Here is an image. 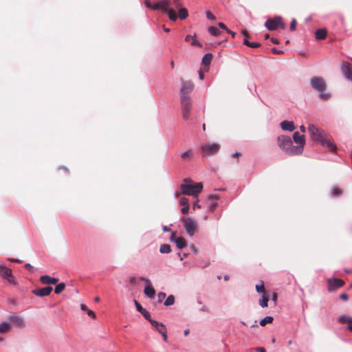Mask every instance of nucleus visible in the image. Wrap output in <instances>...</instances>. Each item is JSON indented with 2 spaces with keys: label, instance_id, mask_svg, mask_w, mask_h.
Returning <instances> with one entry per match:
<instances>
[{
  "label": "nucleus",
  "instance_id": "nucleus-1",
  "mask_svg": "<svg viewBox=\"0 0 352 352\" xmlns=\"http://www.w3.org/2000/svg\"><path fill=\"white\" fill-rule=\"evenodd\" d=\"M308 131L311 138L314 142L327 147L331 151L336 149V146L326 138L325 132L322 129L313 124H310L308 126Z\"/></svg>",
  "mask_w": 352,
  "mask_h": 352
},
{
  "label": "nucleus",
  "instance_id": "nucleus-2",
  "mask_svg": "<svg viewBox=\"0 0 352 352\" xmlns=\"http://www.w3.org/2000/svg\"><path fill=\"white\" fill-rule=\"evenodd\" d=\"M203 184L201 182L195 183L190 179H184V183L180 185L181 193L184 195L197 197L203 190Z\"/></svg>",
  "mask_w": 352,
  "mask_h": 352
},
{
  "label": "nucleus",
  "instance_id": "nucleus-3",
  "mask_svg": "<svg viewBox=\"0 0 352 352\" xmlns=\"http://www.w3.org/2000/svg\"><path fill=\"white\" fill-rule=\"evenodd\" d=\"M278 144L280 149L290 155H300L302 153V146H295L289 136L280 135L278 138Z\"/></svg>",
  "mask_w": 352,
  "mask_h": 352
},
{
  "label": "nucleus",
  "instance_id": "nucleus-4",
  "mask_svg": "<svg viewBox=\"0 0 352 352\" xmlns=\"http://www.w3.org/2000/svg\"><path fill=\"white\" fill-rule=\"evenodd\" d=\"M313 89L320 93V98L322 100H327L330 98V94L325 93L326 83L321 77L314 76L310 80Z\"/></svg>",
  "mask_w": 352,
  "mask_h": 352
},
{
  "label": "nucleus",
  "instance_id": "nucleus-5",
  "mask_svg": "<svg viewBox=\"0 0 352 352\" xmlns=\"http://www.w3.org/2000/svg\"><path fill=\"white\" fill-rule=\"evenodd\" d=\"M170 0H162L155 3V10H161L163 12L167 13L170 20L175 21L177 19V15L173 9L170 8Z\"/></svg>",
  "mask_w": 352,
  "mask_h": 352
},
{
  "label": "nucleus",
  "instance_id": "nucleus-6",
  "mask_svg": "<svg viewBox=\"0 0 352 352\" xmlns=\"http://www.w3.org/2000/svg\"><path fill=\"white\" fill-rule=\"evenodd\" d=\"M182 117L184 120L189 118L190 111L192 109V100L190 97L186 95H182L180 96Z\"/></svg>",
  "mask_w": 352,
  "mask_h": 352
},
{
  "label": "nucleus",
  "instance_id": "nucleus-7",
  "mask_svg": "<svg viewBox=\"0 0 352 352\" xmlns=\"http://www.w3.org/2000/svg\"><path fill=\"white\" fill-rule=\"evenodd\" d=\"M184 228L186 233L192 236L198 230V223L192 218L183 219Z\"/></svg>",
  "mask_w": 352,
  "mask_h": 352
},
{
  "label": "nucleus",
  "instance_id": "nucleus-8",
  "mask_svg": "<svg viewBox=\"0 0 352 352\" xmlns=\"http://www.w3.org/2000/svg\"><path fill=\"white\" fill-rule=\"evenodd\" d=\"M265 26L269 30H276L278 28L282 29L285 28V25L282 22L281 18L279 16L267 20L265 23Z\"/></svg>",
  "mask_w": 352,
  "mask_h": 352
},
{
  "label": "nucleus",
  "instance_id": "nucleus-9",
  "mask_svg": "<svg viewBox=\"0 0 352 352\" xmlns=\"http://www.w3.org/2000/svg\"><path fill=\"white\" fill-rule=\"evenodd\" d=\"M0 275L3 279L7 280L10 283L16 285L14 278L12 276V270L3 265H0Z\"/></svg>",
  "mask_w": 352,
  "mask_h": 352
},
{
  "label": "nucleus",
  "instance_id": "nucleus-10",
  "mask_svg": "<svg viewBox=\"0 0 352 352\" xmlns=\"http://www.w3.org/2000/svg\"><path fill=\"white\" fill-rule=\"evenodd\" d=\"M140 279L145 281L146 283L144 290V294L151 299L154 298L155 295V290L151 285L150 280L145 277H140Z\"/></svg>",
  "mask_w": 352,
  "mask_h": 352
},
{
  "label": "nucleus",
  "instance_id": "nucleus-11",
  "mask_svg": "<svg viewBox=\"0 0 352 352\" xmlns=\"http://www.w3.org/2000/svg\"><path fill=\"white\" fill-rule=\"evenodd\" d=\"M327 284L328 291L331 292L342 287L344 285V282L340 278H329L327 280Z\"/></svg>",
  "mask_w": 352,
  "mask_h": 352
},
{
  "label": "nucleus",
  "instance_id": "nucleus-12",
  "mask_svg": "<svg viewBox=\"0 0 352 352\" xmlns=\"http://www.w3.org/2000/svg\"><path fill=\"white\" fill-rule=\"evenodd\" d=\"M201 149L208 155H213L219 151L220 149V145L217 143L206 144L201 146Z\"/></svg>",
  "mask_w": 352,
  "mask_h": 352
},
{
  "label": "nucleus",
  "instance_id": "nucleus-13",
  "mask_svg": "<svg viewBox=\"0 0 352 352\" xmlns=\"http://www.w3.org/2000/svg\"><path fill=\"white\" fill-rule=\"evenodd\" d=\"M9 320L17 328L23 329L25 327V322L23 318L20 316L16 314L10 315L9 316Z\"/></svg>",
  "mask_w": 352,
  "mask_h": 352
},
{
  "label": "nucleus",
  "instance_id": "nucleus-14",
  "mask_svg": "<svg viewBox=\"0 0 352 352\" xmlns=\"http://www.w3.org/2000/svg\"><path fill=\"white\" fill-rule=\"evenodd\" d=\"M173 4L176 8H178V16L180 19H185L187 18L188 13L186 8H181L179 0H173Z\"/></svg>",
  "mask_w": 352,
  "mask_h": 352
},
{
  "label": "nucleus",
  "instance_id": "nucleus-15",
  "mask_svg": "<svg viewBox=\"0 0 352 352\" xmlns=\"http://www.w3.org/2000/svg\"><path fill=\"white\" fill-rule=\"evenodd\" d=\"M293 140L298 145L296 146H302V153L303 152L305 144V138L304 135H300L299 132L296 131L293 134Z\"/></svg>",
  "mask_w": 352,
  "mask_h": 352
},
{
  "label": "nucleus",
  "instance_id": "nucleus-16",
  "mask_svg": "<svg viewBox=\"0 0 352 352\" xmlns=\"http://www.w3.org/2000/svg\"><path fill=\"white\" fill-rule=\"evenodd\" d=\"M52 287L50 286H47V287H45L43 288H38V289H34L32 291V293L37 296L43 297V296H49L50 294V293L52 292Z\"/></svg>",
  "mask_w": 352,
  "mask_h": 352
},
{
  "label": "nucleus",
  "instance_id": "nucleus-17",
  "mask_svg": "<svg viewBox=\"0 0 352 352\" xmlns=\"http://www.w3.org/2000/svg\"><path fill=\"white\" fill-rule=\"evenodd\" d=\"M341 71L347 80H352V72L349 63H342Z\"/></svg>",
  "mask_w": 352,
  "mask_h": 352
},
{
  "label": "nucleus",
  "instance_id": "nucleus-18",
  "mask_svg": "<svg viewBox=\"0 0 352 352\" xmlns=\"http://www.w3.org/2000/svg\"><path fill=\"white\" fill-rule=\"evenodd\" d=\"M170 240L174 241L176 246L179 249H182L186 246V241L183 237H175V233L173 232L170 236Z\"/></svg>",
  "mask_w": 352,
  "mask_h": 352
},
{
  "label": "nucleus",
  "instance_id": "nucleus-19",
  "mask_svg": "<svg viewBox=\"0 0 352 352\" xmlns=\"http://www.w3.org/2000/svg\"><path fill=\"white\" fill-rule=\"evenodd\" d=\"M192 89L193 84L191 82H184L180 90V96L182 95L188 96L189 93L192 91Z\"/></svg>",
  "mask_w": 352,
  "mask_h": 352
},
{
  "label": "nucleus",
  "instance_id": "nucleus-20",
  "mask_svg": "<svg viewBox=\"0 0 352 352\" xmlns=\"http://www.w3.org/2000/svg\"><path fill=\"white\" fill-rule=\"evenodd\" d=\"M40 281L45 285H54L57 283L58 279L48 275H43L40 277Z\"/></svg>",
  "mask_w": 352,
  "mask_h": 352
},
{
  "label": "nucleus",
  "instance_id": "nucleus-21",
  "mask_svg": "<svg viewBox=\"0 0 352 352\" xmlns=\"http://www.w3.org/2000/svg\"><path fill=\"white\" fill-rule=\"evenodd\" d=\"M151 324L160 334L167 331L166 326L162 322L151 320Z\"/></svg>",
  "mask_w": 352,
  "mask_h": 352
},
{
  "label": "nucleus",
  "instance_id": "nucleus-22",
  "mask_svg": "<svg viewBox=\"0 0 352 352\" xmlns=\"http://www.w3.org/2000/svg\"><path fill=\"white\" fill-rule=\"evenodd\" d=\"M280 127L284 131H293L296 127L292 121L284 120L280 122Z\"/></svg>",
  "mask_w": 352,
  "mask_h": 352
},
{
  "label": "nucleus",
  "instance_id": "nucleus-23",
  "mask_svg": "<svg viewBox=\"0 0 352 352\" xmlns=\"http://www.w3.org/2000/svg\"><path fill=\"white\" fill-rule=\"evenodd\" d=\"M217 205V197L214 195L208 196V208L210 211H212Z\"/></svg>",
  "mask_w": 352,
  "mask_h": 352
},
{
  "label": "nucleus",
  "instance_id": "nucleus-24",
  "mask_svg": "<svg viewBox=\"0 0 352 352\" xmlns=\"http://www.w3.org/2000/svg\"><path fill=\"white\" fill-rule=\"evenodd\" d=\"M180 156L184 161L190 160L193 157V152L191 149H189L182 153Z\"/></svg>",
  "mask_w": 352,
  "mask_h": 352
},
{
  "label": "nucleus",
  "instance_id": "nucleus-25",
  "mask_svg": "<svg viewBox=\"0 0 352 352\" xmlns=\"http://www.w3.org/2000/svg\"><path fill=\"white\" fill-rule=\"evenodd\" d=\"M11 324L8 322H2L0 324V333H5L10 330Z\"/></svg>",
  "mask_w": 352,
  "mask_h": 352
},
{
  "label": "nucleus",
  "instance_id": "nucleus-26",
  "mask_svg": "<svg viewBox=\"0 0 352 352\" xmlns=\"http://www.w3.org/2000/svg\"><path fill=\"white\" fill-rule=\"evenodd\" d=\"M315 35L317 39H324L326 37L327 31L325 29H319L316 32Z\"/></svg>",
  "mask_w": 352,
  "mask_h": 352
},
{
  "label": "nucleus",
  "instance_id": "nucleus-27",
  "mask_svg": "<svg viewBox=\"0 0 352 352\" xmlns=\"http://www.w3.org/2000/svg\"><path fill=\"white\" fill-rule=\"evenodd\" d=\"M212 58V54L210 53L206 54L202 58V64L207 66L211 63Z\"/></svg>",
  "mask_w": 352,
  "mask_h": 352
},
{
  "label": "nucleus",
  "instance_id": "nucleus-28",
  "mask_svg": "<svg viewBox=\"0 0 352 352\" xmlns=\"http://www.w3.org/2000/svg\"><path fill=\"white\" fill-rule=\"evenodd\" d=\"M80 309H81L82 311H86V312H87V315H88L89 317H91V318H96V314H95V313H94L92 310L89 309L87 308V307L85 305L82 304V305H80Z\"/></svg>",
  "mask_w": 352,
  "mask_h": 352
},
{
  "label": "nucleus",
  "instance_id": "nucleus-29",
  "mask_svg": "<svg viewBox=\"0 0 352 352\" xmlns=\"http://www.w3.org/2000/svg\"><path fill=\"white\" fill-rule=\"evenodd\" d=\"M352 318L346 315L340 316L338 318V321L341 323L349 324L351 322Z\"/></svg>",
  "mask_w": 352,
  "mask_h": 352
},
{
  "label": "nucleus",
  "instance_id": "nucleus-30",
  "mask_svg": "<svg viewBox=\"0 0 352 352\" xmlns=\"http://www.w3.org/2000/svg\"><path fill=\"white\" fill-rule=\"evenodd\" d=\"M185 40L187 42L192 41V42H191L192 45L200 46V43L196 40L195 36H192L190 35H187L185 38Z\"/></svg>",
  "mask_w": 352,
  "mask_h": 352
},
{
  "label": "nucleus",
  "instance_id": "nucleus-31",
  "mask_svg": "<svg viewBox=\"0 0 352 352\" xmlns=\"http://www.w3.org/2000/svg\"><path fill=\"white\" fill-rule=\"evenodd\" d=\"M170 251H171L170 246L168 244H164L160 246V252L162 254H168V253L170 252Z\"/></svg>",
  "mask_w": 352,
  "mask_h": 352
},
{
  "label": "nucleus",
  "instance_id": "nucleus-32",
  "mask_svg": "<svg viewBox=\"0 0 352 352\" xmlns=\"http://www.w3.org/2000/svg\"><path fill=\"white\" fill-rule=\"evenodd\" d=\"M268 301V297L265 294H263L262 298L259 300V305L261 307H267Z\"/></svg>",
  "mask_w": 352,
  "mask_h": 352
},
{
  "label": "nucleus",
  "instance_id": "nucleus-33",
  "mask_svg": "<svg viewBox=\"0 0 352 352\" xmlns=\"http://www.w3.org/2000/svg\"><path fill=\"white\" fill-rule=\"evenodd\" d=\"M208 32L212 36H218L221 34V31L217 28L214 26L209 27Z\"/></svg>",
  "mask_w": 352,
  "mask_h": 352
},
{
  "label": "nucleus",
  "instance_id": "nucleus-34",
  "mask_svg": "<svg viewBox=\"0 0 352 352\" xmlns=\"http://www.w3.org/2000/svg\"><path fill=\"white\" fill-rule=\"evenodd\" d=\"M243 43L250 47L256 48L260 46V44L257 42H250L246 38L243 41Z\"/></svg>",
  "mask_w": 352,
  "mask_h": 352
},
{
  "label": "nucleus",
  "instance_id": "nucleus-35",
  "mask_svg": "<svg viewBox=\"0 0 352 352\" xmlns=\"http://www.w3.org/2000/svg\"><path fill=\"white\" fill-rule=\"evenodd\" d=\"M175 302V297L173 295H169L164 302L165 306H170L173 305Z\"/></svg>",
  "mask_w": 352,
  "mask_h": 352
},
{
  "label": "nucleus",
  "instance_id": "nucleus-36",
  "mask_svg": "<svg viewBox=\"0 0 352 352\" xmlns=\"http://www.w3.org/2000/svg\"><path fill=\"white\" fill-rule=\"evenodd\" d=\"M65 288V284L63 283H60L58 284L54 289V292L57 294L61 293Z\"/></svg>",
  "mask_w": 352,
  "mask_h": 352
},
{
  "label": "nucleus",
  "instance_id": "nucleus-37",
  "mask_svg": "<svg viewBox=\"0 0 352 352\" xmlns=\"http://www.w3.org/2000/svg\"><path fill=\"white\" fill-rule=\"evenodd\" d=\"M273 320H274L273 317L266 316L260 321V324L261 326H265L267 323H272Z\"/></svg>",
  "mask_w": 352,
  "mask_h": 352
},
{
  "label": "nucleus",
  "instance_id": "nucleus-38",
  "mask_svg": "<svg viewBox=\"0 0 352 352\" xmlns=\"http://www.w3.org/2000/svg\"><path fill=\"white\" fill-rule=\"evenodd\" d=\"M256 290L258 293H263L265 294V289L263 281H261L259 284L256 285Z\"/></svg>",
  "mask_w": 352,
  "mask_h": 352
},
{
  "label": "nucleus",
  "instance_id": "nucleus-39",
  "mask_svg": "<svg viewBox=\"0 0 352 352\" xmlns=\"http://www.w3.org/2000/svg\"><path fill=\"white\" fill-rule=\"evenodd\" d=\"M141 314L143 315V316L145 318V319L148 320L150 322H151V320H153L151 318L150 313L147 310L144 309Z\"/></svg>",
  "mask_w": 352,
  "mask_h": 352
},
{
  "label": "nucleus",
  "instance_id": "nucleus-40",
  "mask_svg": "<svg viewBox=\"0 0 352 352\" xmlns=\"http://www.w3.org/2000/svg\"><path fill=\"white\" fill-rule=\"evenodd\" d=\"M179 204L183 206H189V204H188V199L187 198H186V197H182L179 199Z\"/></svg>",
  "mask_w": 352,
  "mask_h": 352
},
{
  "label": "nucleus",
  "instance_id": "nucleus-41",
  "mask_svg": "<svg viewBox=\"0 0 352 352\" xmlns=\"http://www.w3.org/2000/svg\"><path fill=\"white\" fill-rule=\"evenodd\" d=\"M144 4L148 8L155 10V8H154L155 3H151L149 0H146L144 1Z\"/></svg>",
  "mask_w": 352,
  "mask_h": 352
},
{
  "label": "nucleus",
  "instance_id": "nucleus-42",
  "mask_svg": "<svg viewBox=\"0 0 352 352\" xmlns=\"http://www.w3.org/2000/svg\"><path fill=\"white\" fill-rule=\"evenodd\" d=\"M135 302V307H136V309L137 310L142 313L145 309H144L142 305L137 301V300H134Z\"/></svg>",
  "mask_w": 352,
  "mask_h": 352
},
{
  "label": "nucleus",
  "instance_id": "nucleus-43",
  "mask_svg": "<svg viewBox=\"0 0 352 352\" xmlns=\"http://www.w3.org/2000/svg\"><path fill=\"white\" fill-rule=\"evenodd\" d=\"M166 294L164 292H160L157 294L158 301L162 302L166 298Z\"/></svg>",
  "mask_w": 352,
  "mask_h": 352
},
{
  "label": "nucleus",
  "instance_id": "nucleus-44",
  "mask_svg": "<svg viewBox=\"0 0 352 352\" xmlns=\"http://www.w3.org/2000/svg\"><path fill=\"white\" fill-rule=\"evenodd\" d=\"M206 16L210 20H215L214 15L210 11L206 12Z\"/></svg>",
  "mask_w": 352,
  "mask_h": 352
},
{
  "label": "nucleus",
  "instance_id": "nucleus-45",
  "mask_svg": "<svg viewBox=\"0 0 352 352\" xmlns=\"http://www.w3.org/2000/svg\"><path fill=\"white\" fill-rule=\"evenodd\" d=\"M189 206H183V208H182L181 211L183 214H188V212H189Z\"/></svg>",
  "mask_w": 352,
  "mask_h": 352
},
{
  "label": "nucleus",
  "instance_id": "nucleus-46",
  "mask_svg": "<svg viewBox=\"0 0 352 352\" xmlns=\"http://www.w3.org/2000/svg\"><path fill=\"white\" fill-rule=\"evenodd\" d=\"M332 194L335 196L339 195L341 194L340 190L339 188H334L331 191Z\"/></svg>",
  "mask_w": 352,
  "mask_h": 352
},
{
  "label": "nucleus",
  "instance_id": "nucleus-47",
  "mask_svg": "<svg viewBox=\"0 0 352 352\" xmlns=\"http://www.w3.org/2000/svg\"><path fill=\"white\" fill-rule=\"evenodd\" d=\"M296 21L295 19H293L291 22V24H290V29L291 30L294 31L296 29Z\"/></svg>",
  "mask_w": 352,
  "mask_h": 352
},
{
  "label": "nucleus",
  "instance_id": "nucleus-48",
  "mask_svg": "<svg viewBox=\"0 0 352 352\" xmlns=\"http://www.w3.org/2000/svg\"><path fill=\"white\" fill-rule=\"evenodd\" d=\"M340 298L344 301H347L349 299V297L346 294L342 293L340 295Z\"/></svg>",
  "mask_w": 352,
  "mask_h": 352
},
{
  "label": "nucleus",
  "instance_id": "nucleus-49",
  "mask_svg": "<svg viewBox=\"0 0 352 352\" xmlns=\"http://www.w3.org/2000/svg\"><path fill=\"white\" fill-rule=\"evenodd\" d=\"M201 208V205L199 204L198 200L195 201L192 205L193 210H195L196 208Z\"/></svg>",
  "mask_w": 352,
  "mask_h": 352
},
{
  "label": "nucleus",
  "instance_id": "nucleus-50",
  "mask_svg": "<svg viewBox=\"0 0 352 352\" xmlns=\"http://www.w3.org/2000/svg\"><path fill=\"white\" fill-rule=\"evenodd\" d=\"M218 25H219V27L220 28H221V29H223V30H225L227 32L228 28H227L226 25L224 23H221V22H219V23H218Z\"/></svg>",
  "mask_w": 352,
  "mask_h": 352
},
{
  "label": "nucleus",
  "instance_id": "nucleus-51",
  "mask_svg": "<svg viewBox=\"0 0 352 352\" xmlns=\"http://www.w3.org/2000/svg\"><path fill=\"white\" fill-rule=\"evenodd\" d=\"M161 335L162 336L164 341L167 342V340H168L167 331Z\"/></svg>",
  "mask_w": 352,
  "mask_h": 352
},
{
  "label": "nucleus",
  "instance_id": "nucleus-52",
  "mask_svg": "<svg viewBox=\"0 0 352 352\" xmlns=\"http://www.w3.org/2000/svg\"><path fill=\"white\" fill-rule=\"evenodd\" d=\"M256 351L258 352H266L265 348L263 347H258L256 349Z\"/></svg>",
  "mask_w": 352,
  "mask_h": 352
},
{
  "label": "nucleus",
  "instance_id": "nucleus-53",
  "mask_svg": "<svg viewBox=\"0 0 352 352\" xmlns=\"http://www.w3.org/2000/svg\"><path fill=\"white\" fill-rule=\"evenodd\" d=\"M276 300H277V294L276 293H273L272 294V300L276 302Z\"/></svg>",
  "mask_w": 352,
  "mask_h": 352
},
{
  "label": "nucleus",
  "instance_id": "nucleus-54",
  "mask_svg": "<svg viewBox=\"0 0 352 352\" xmlns=\"http://www.w3.org/2000/svg\"><path fill=\"white\" fill-rule=\"evenodd\" d=\"M271 41L274 43V44H278L279 43V41L277 38H271Z\"/></svg>",
  "mask_w": 352,
  "mask_h": 352
},
{
  "label": "nucleus",
  "instance_id": "nucleus-55",
  "mask_svg": "<svg viewBox=\"0 0 352 352\" xmlns=\"http://www.w3.org/2000/svg\"><path fill=\"white\" fill-rule=\"evenodd\" d=\"M227 32H228V34H230L232 37H234V36H235L236 33H235V32H232V31H231L230 30L228 29V30H227Z\"/></svg>",
  "mask_w": 352,
  "mask_h": 352
},
{
  "label": "nucleus",
  "instance_id": "nucleus-56",
  "mask_svg": "<svg viewBox=\"0 0 352 352\" xmlns=\"http://www.w3.org/2000/svg\"><path fill=\"white\" fill-rule=\"evenodd\" d=\"M241 33H242V34H243V35H244L245 37H248V35H249V34H248V31H247V30H242Z\"/></svg>",
  "mask_w": 352,
  "mask_h": 352
},
{
  "label": "nucleus",
  "instance_id": "nucleus-57",
  "mask_svg": "<svg viewBox=\"0 0 352 352\" xmlns=\"http://www.w3.org/2000/svg\"><path fill=\"white\" fill-rule=\"evenodd\" d=\"M191 249H192V251L195 253V254H197L198 252V250L197 249V248L195 246H192L191 247Z\"/></svg>",
  "mask_w": 352,
  "mask_h": 352
},
{
  "label": "nucleus",
  "instance_id": "nucleus-58",
  "mask_svg": "<svg viewBox=\"0 0 352 352\" xmlns=\"http://www.w3.org/2000/svg\"><path fill=\"white\" fill-rule=\"evenodd\" d=\"M300 129L302 133H305L306 131V128L304 125L300 126Z\"/></svg>",
  "mask_w": 352,
  "mask_h": 352
},
{
  "label": "nucleus",
  "instance_id": "nucleus-59",
  "mask_svg": "<svg viewBox=\"0 0 352 352\" xmlns=\"http://www.w3.org/2000/svg\"><path fill=\"white\" fill-rule=\"evenodd\" d=\"M25 268H27L28 270H31L32 268V266L30 264V263H26L25 265Z\"/></svg>",
  "mask_w": 352,
  "mask_h": 352
},
{
  "label": "nucleus",
  "instance_id": "nucleus-60",
  "mask_svg": "<svg viewBox=\"0 0 352 352\" xmlns=\"http://www.w3.org/2000/svg\"><path fill=\"white\" fill-rule=\"evenodd\" d=\"M348 329L352 332V318L351 322H350V323L348 324Z\"/></svg>",
  "mask_w": 352,
  "mask_h": 352
},
{
  "label": "nucleus",
  "instance_id": "nucleus-61",
  "mask_svg": "<svg viewBox=\"0 0 352 352\" xmlns=\"http://www.w3.org/2000/svg\"><path fill=\"white\" fill-rule=\"evenodd\" d=\"M272 52L274 53V54H280L282 52L280 51V50H277L276 48H274L272 49Z\"/></svg>",
  "mask_w": 352,
  "mask_h": 352
},
{
  "label": "nucleus",
  "instance_id": "nucleus-62",
  "mask_svg": "<svg viewBox=\"0 0 352 352\" xmlns=\"http://www.w3.org/2000/svg\"><path fill=\"white\" fill-rule=\"evenodd\" d=\"M201 311H208V308L206 306H203L201 309Z\"/></svg>",
  "mask_w": 352,
  "mask_h": 352
},
{
  "label": "nucleus",
  "instance_id": "nucleus-63",
  "mask_svg": "<svg viewBox=\"0 0 352 352\" xmlns=\"http://www.w3.org/2000/svg\"><path fill=\"white\" fill-rule=\"evenodd\" d=\"M189 332H190V330L188 329H187L184 330V333L185 336H188L189 334Z\"/></svg>",
  "mask_w": 352,
  "mask_h": 352
},
{
  "label": "nucleus",
  "instance_id": "nucleus-64",
  "mask_svg": "<svg viewBox=\"0 0 352 352\" xmlns=\"http://www.w3.org/2000/svg\"><path fill=\"white\" fill-rule=\"evenodd\" d=\"M199 75V78L201 80H203L204 79V74L201 72H200Z\"/></svg>",
  "mask_w": 352,
  "mask_h": 352
}]
</instances>
